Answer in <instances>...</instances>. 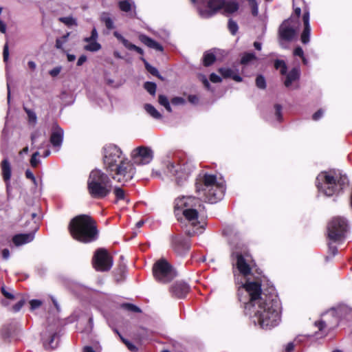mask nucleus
I'll return each instance as SVG.
<instances>
[{
    "label": "nucleus",
    "mask_w": 352,
    "mask_h": 352,
    "mask_svg": "<svg viewBox=\"0 0 352 352\" xmlns=\"http://www.w3.org/2000/svg\"><path fill=\"white\" fill-rule=\"evenodd\" d=\"M89 44L85 46V50L89 52H97L100 50L101 45L96 41L88 42Z\"/></svg>",
    "instance_id": "nucleus-31"
},
{
    "label": "nucleus",
    "mask_w": 352,
    "mask_h": 352,
    "mask_svg": "<svg viewBox=\"0 0 352 352\" xmlns=\"http://www.w3.org/2000/svg\"><path fill=\"white\" fill-rule=\"evenodd\" d=\"M131 157L135 164H147L153 160V152L149 147L142 146L134 148Z\"/></svg>",
    "instance_id": "nucleus-13"
},
{
    "label": "nucleus",
    "mask_w": 352,
    "mask_h": 352,
    "mask_svg": "<svg viewBox=\"0 0 352 352\" xmlns=\"http://www.w3.org/2000/svg\"><path fill=\"white\" fill-rule=\"evenodd\" d=\"M69 33H67L65 35L56 40V47L57 49L62 50L64 44L67 41Z\"/></svg>",
    "instance_id": "nucleus-35"
},
{
    "label": "nucleus",
    "mask_w": 352,
    "mask_h": 352,
    "mask_svg": "<svg viewBox=\"0 0 352 352\" xmlns=\"http://www.w3.org/2000/svg\"><path fill=\"white\" fill-rule=\"evenodd\" d=\"M139 38L142 43L148 46L150 48L155 49L157 51L162 52L163 47L157 42L151 38L150 37L141 34Z\"/></svg>",
    "instance_id": "nucleus-22"
},
{
    "label": "nucleus",
    "mask_w": 352,
    "mask_h": 352,
    "mask_svg": "<svg viewBox=\"0 0 352 352\" xmlns=\"http://www.w3.org/2000/svg\"><path fill=\"white\" fill-rule=\"evenodd\" d=\"M171 245L175 252L179 256L184 255L190 248L189 241L181 236H174L172 239Z\"/></svg>",
    "instance_id": "nucleus-14"
},
{
    "label": "nucleus",
    "mask_w": 352,
    "mask_h": 352,
    "mask_svg": "<svg viewBox=\"0 0 352 352\" xmlns=\"http://www.w3.org/2000/svg\"><path fill=\"white\" fill-rule=\"evenodd\" d=\"M208 8V9L199 10V15L202 18H210L219 10H223L225 14L234 13L238 10L239 5L234 1L209 0Z\"/></svg>",
    "instance_id": "nucleus-8"
},
{
    "label": "nucleus",
    "mask_w": 352,
    "mask_h": 352,
    "mask_svg": "<svg viewBox=\"0 0 352 352\" xmlns=\"http://www.w3.org/2000/svg\"><path fill=\"white\" fill-rule=\"evenodd\" d=\"M25 111L27 113L29 118V121L30 122L36 123V116L35 113L30 109L25 108Z\"/></svg>",
    "instance_id": "nucleus-46"
},
{
    "label": "nucleus",
    "mask_w": 352,
    "mask_h": 352,
    "mask_svg": "<svg viewBox=\"0 0 352 352\" xmlns=\"http://www.w3.org/2000/svg\"><path fill=\"white\" fill-rule=\"evenodd\" d=\"M236 257L234 270L235 283L239 285V300L245 304V314L252 322L262 329H271L280 321V303L276 296L267 295L261 291L260 280L252 278L248 261L239 253H233Z\"/></svg>",
    "instance_id": "nucleus-1"
},
{
    "label": "nucleus",
    "mask_w": 352,
    "mask_h": 352,
    "mask_svg": "<svg viewBox=\"0 0 352 352\" xmlns=\"http://www.w3.org/2000/svg\"><path fill=\"white\" fill-rule=\"evenodd\" d=\"M348 230L346 220L340 217L333 218L327 226L328 237L330 241L340 242L345 237Z\"/></svg>",
    "instance_id": "nucleus-9"
},
{
    "label": "nucleus",
    "mask_w": 352,
    "mask_h": 352,
    "mask_svg": "<svg viewBox=\"0 0 352 352\" xmlns=\"http://www.w3.org/2000/svg\"><path fill=\"white\" fill-rule=\"evenodd\" d=\"M274 108H275V111H276L275 116L276 117L277 120L280 122L282 120V114H281L282 107L280 104H276L274 106Z\"/></svg>",
    "instance_id": "nucleus-49"
},
{
    "label": "nucleus",
    "mask_w": 352,
    "mask_h": 352,
    "mask_svg": "<svg viewBox=\"0 0 352 352\" xmlns=\"http://www.w3.org/2000/svg\"><path fill=\"white\" fill-rule=\"evenodd\" d=\"M87 60V57L84 55L79 57L78 61H77V65L80 66L82 65L85 61Z\"/></svg>",
    "instance_id": "nucleus-64"
},
{
    "label": "nucleus",
    "mask_w": 352,
    "mask_h": 352,
    "mask_svg": "<svg viewBox=\"0 0 352 352\" xmlns=\"http://www.w3.org/2000/svg\"><path fill=\"white\" fill-rule=\"evenodd\" d=\"M25 176L27 178L31 179L35 186H37L36 179L32 171H30V170H27L25 172Z\"/></svg>",
    "instance_id": "nucleus-53"
},
{
    "label": "nucleus",
    "mask_w": 352,
    "mask_h": 352,
    "mask_svg": "<svg viewBox=\"0 0 352 352\" xmlns=\"http://www.w3.org/2000/svg\"><path fill=\"white\" fill-rule=\"evenodd\" d=\"M122 307L124 308H125L126 309L133 311V312H136V313L141 312L140 309L138 307H137L133 304H130V303L123 304Z\"/></svg>",
    "instance_id": "nucleus-43"
},
{
    "label": "nucleus",
    "mask_w": 352,
    "mask_h": 352,
    "mask_svg": "<svg viewBox=\"0 0 352 352\" xmlns=\"http://www.w3.org/2000/svg\"><path fill=\"white\" fill-rule=\"evenodd\" d=\"M228 26V29L232 34L234 35L237 32L238 28H239L238 25L233 20H232V19L229 20Z\"/></svg>",
    "instance_id": "nucleus-39"
},
{
    "label": "nucleus",
    "mask_w": 352,
    "mask_h": 352,
    "mask_svg": "<svg viewBox=\"0 0 352 352\" xmlns=\"http://www.w3.org/2000/svg\"><path fill=\"white\" fill-rule=\"evenodd\" d=\"M248 1L252 8V14L254 16H257L258 13V8L256 0H249Z\"/></svg>",
    "instance_id": "nucleus-45"
},
{
    "label": "nucleus",
    "mask_w": 352,
    "mask_h": 352,
    "mask_svg": "<svg viewBox=\"0 0 352 352\" xmlns=\"http://www.w3.org/2000/svg\"><path fill=\"white\" fill-rule=\"evenodd\" d=\"M190 290L189 286L184 282H177L170 288V292L177 298H184Z\"/></svg>",
    "instance_id": "nucleus-16"
},
{
    "label": "nucleus",
    "mask_w": 352,
    "mask_h": 352,
    "mask_svg": "<svg viewBox=\"0 0 352 352\" xmlns=\"http://www.w3.org/2000/svg\"><path fill=\"white\" fill-rule=\"evenodd\" d=\"M153 273L155 278L163 283L170 282L177 275L175 270L164 258H161L155 262L153 267Z\"/></svg>",
    "instance_id": "nucleus-10"
},
{
    "label": "nucleus",
    "mask_w": 352,
    "mask_h": 352,
    "mask_svg": "<svg viewBox=\"0 0 352 352\" xmlns=\"http://www.w3.org/2000/svg\"><path fill=\"white\" fill-rule=\"evenodd\" d=\"M3 60L6 62L8 60L9 58V50H8V45L6 43L3 47Z\"/></svg>",
    "instance_id": "nucleus-54"
},
{
    "label": "nucleus",
    "mask_w": 352,
    "mask_h": 352,
    "mask_svg": "<svg viewBox=\"0 0 352 352\" xmlns=\"http://www.w3.org/2000/svg\"><path fill=\"white\" fill-rule=\"evenodd\" d=\"M299 22L296 19H288L283 22L279 28V36L281 39L292 41L296 35Z\"/></svg>",
    "instance_id": "nucleus-12"
},
{
    "label": "nucleus",
    "mask_w": 352,
    "mask_h": 352,
    "mask_svg": "<svg viewBox=\"0 0 352 352\" xmlns=\"http://www.w3.org/2000/svg\"><path fill=\"white\" fill-rule=\"evenodd\" d=\"M139 38L142 43L148 46L150 48L155 49L157 51L162 52L163 47L157 42L151 38L150 37L141 34Z\"/></svg>",
    "instance_id": "nucleus-20"
},
{
    "label": "nucleus",
    "mask_w": 352,
    "mask_h": 352,
    "mask_svg": "<svg viewBox=\"0 0 352 352\" xmlns=\"http://www.w3.org/2000/svg\"><path fill=\"white\" fill-rule=\"evenodd\" d=\"M100 21L104 23L108 30H113L115 28L114 22L109 13L102 12L100 15Z\"/></svg>",
    "instance_id": "nucleus-25"
},
{
    "label": "nucleus",
    "mask_w": 352,
    "mask_h": 352,
    "mask_svg": "<svg viewBox=\"0 0 352 352\" xmlns=\"http://www.w3.org/2000/svg\"><path fill=\"white\" fill-rule=\"evenodd\" d=\"M333 241H331L329 243V253L331 255V256H334L338 252L337 247L333 245Z\"/></svg>",
    "instance_id": "nucleus-48"
},
{
    "label": "nucleus",
    "mask_w": 352,
    "mask_h": 352,
    "mask_svg": "<svg viewBox=\"0 0 352 352\" xmlns=\"http://www.w3.org/2000/svg\"><path fill=\"white\" fill-rule=\"evenodd\" d=\"M42 135V133L39 130H36L31 135L32 144H34L36 140Z\"/></svg>",
    "instance_id": "nucleus-50"
},
{
    "label": "nucleus",
    "mask_w": 352,
    "mask_h": 352,
    "mask_svg": "<svg viewBox=\"0 0 352 352\" xmlns=\"http://www.w3.org/2000/svg\"><path fill=\"white\" fill-rule=\"evenodd\" d=\"M225 189L223 182L218 181L215 175H199L196 182V192L199 197L182 196L175 199V211H182L186 219L194 228L192 231H186L188 235L193 236L202 232L203 226L197 227L198 208L201 206L200 200L210 204L217 203L223 198Z\"/></svg>",
    "instance_id": "nucleus-2"
},
{
    "label": "nucleus",
    "mask_w": 352,
    "mask_h": 352,
    "mask_svg": "<svg viewBox=\"0 0 352 352\" xmlns=\"http://www.w3.org/2000/svg\"><path fill=\"white\" fill-rule=\"evenodd\" d=\"M69 230L72 237L82 243L94 241L98 236L95 221L86 214L74 217L70 221Z\"/></svg>",
    "instance_id": "nucleus-4"
},
{
    "label": "nucleus",
    "mask_w": 352,
    "mask_h": 352,
    "mask_svg": "<svg viewBox=\"0 0 352 352\" xmlns=\"http://www.w3.org/2000/svg\"><path fill=\"white\" fill-rule=\"evenodd\" d=\"M116 333L119 335L120 339L122 340V341L126 345V346L128 347V349L131 351H136L137 348L135 345H133L132 343H131L130 342H129L128 340H126V339H124L119 333L118 331H116Z\"/></svg>",
    "instance_id": "nucleus-44"
},
{
    "label": "nucleus",
    "mask_w": 352,
    "mask_h": 352,
    "mask_svg": "<svg viewBox=\"0 0 352 352\" xmlns=\"http://www.w3.org/2000/svg\"><path fill=\"white\" fill-rule=\"evenodd\" d=\"M315 324L320 330H322L326 327V323L324 321L316 322Z\"/></svg>",
    "instance_id": "nucleus-63"
},
{
    "label": "nucleus",
    "mask_w": 352,
    "mask_h": 352,
    "mask_svg": "<svg viewBox=\"0 0 352 352\" xmlns=\"http://www.w3.org/2000/svg\"><path fill=\"white\" fill-rule=\"evenodd\" d=\"M274 67L276 69H279L281 74L287 73V66L285 63L281 60H276L274 63Z\"/></svg>",
    "instance_id": "nucleus-34"
},
{
    "label": "nucleus",
    "mask_w": 352,
    "mask_h": 352,
    "mask_svg": "<svg viewBox=\"0 0 352 352\" xmlns=\"http://www.w3.org/2000/svg\"><path fill=\"white\" fill-rule=\"evenodd\" d=\"M103 164L112 179L120 183H126L135 175L133 164L126 158L119 147L114 144L106 145L103 148Z\"/></svg>",
    "instance_id": "nucleus-3"
},
{
    "label": "nucleus",
    "mask_w": 352,
    "mask_h": 352,
    "mask_svg": "<svg viewBox=\"0 0 352 352\" xmlns=\"http://www.w3.org/2000/svg\"><path fill=\"white\" fill-rule=\"evenodd\" d=\"M349 183L346 175L341 174L331 175L327 172H322L316 177V186L319 191L330 197L341 191Z\"/></svg>",
    "instance_id": "nucleus-6"
},
{
    "label": "nucleus",
    "mask_w": 352,
    "mask_h": 352,
    "mask_svg": "<svg viewBox=\"0 0 352 352\" xmlns=\"http://www.w3.org/2000/svg\"><path fill=\"white\" fill-rule=\"evenodd\" d=\"M195 170V166L190 162H181L178 164L168 162L166 172L170 177H174L176 183L182 185L187 181Z\"/></svg>",
    "instance_id": "nucleus-7"
},
{
    "label": "nucleus",
    "mask_w": 352,
    "mask_h": 352,
    "mask_svg": "<svg viewBox=\"0 0 352 352\" xmlns=\"http://www.w3.org/2000/svg\"><path fill=\"white\" fill-rule=\"evenodd\" d=\"M144 89L151 95L154 96L156 92V84L151 82H146L144 85Z\"/></svg>",
    "instance_id": "nucleus-36"
},
{
    "label": "nucleus",
    "mask_w": 352,
    "mask_h": 352,
    "mask_svg": "<svg viewBox=\"0 0 352 352\" xmlns=\"http://www.w3.org/2000/svg\"><path fill=\"white\" fill-rule=\"evenodd\" d=\"M98 38V32L96 29L94 28L91 31V34L89 37L85 38L84 40L85 42H91L96 41Z\"/></svg>",
    "instance_id": "nucleus-47"
},
{
    "label": "nucleus",
    "mask_w": 352,
    "mask_h": 352,
    "mask_svg": "<svg viewBox=\"0 0 352 352\" xmlns=\"http://www.w3.org/2000/svg\"><path fill=\"white\" fill-rule=\"evenodd\" d=\"M58 20L68 27H70L72 25L76 26L78 25L76 19L70 16H65V17H60L58 19Z\"/></svg>",
    "instance_id": "nucleus-30"
},
{
    "label": "nucleus",
    "mask_w": 352,
    "mask_h": 352,
    "mask_svg": "<svg viewBox=\"0 0 352 352\" xmlns=\"http://www.w3.org/2000/svg\"><path fill=\"white\" fill-rule=\"evenodd\" d=\"M142 60L144 61L145 67L149 73H151L153 76L160 77V75L155 67L149 65L144 58H142Z\"/></svg>",
    "instance_id": "nucleus-37"
},
{
    "label": "nucleus",
    "mask_w": 352,
    "mask_h": 352,
    "mask_svg": "<svg viewBox=\"0 0 352 352\" xmlns=\"http://www.w3.org/2000/svg\"><path fill=\"white\" fill-rule=\"evenodd\" d=\"M256 56L254 53H244L241 56V63L242 65H248L253 60H256Z\"/></svg>",
    "instance_id": "nucleus-28"
},
{
    "label": "nucleus",
    "mask_w": 352,
    "mask_h": 352,
    "mask_svg": "<svg viewBox=\"0 0 352 352\" xmlns=\"http://www.w3.org/2000/svg\"><path fill=\"white\" fill-rule=\"evenodd\" d=\"M114 36L120 41L123 45L129 50H134L140 54H143V50L134 44L131 43L127 39L122 36L118 32H113Z\"/></svg>",
    "instance_id": "nucleus-19"
},
{
    "label": "nucleus",
    "mask_w": 352,
    "mask_h": 352,
    "mask_svg": "<svg viewBox=\"0 0 352 352\" xmlns=\"http://www.w3.org/2000/svg\"><path fill=\"white\" fill-rule=\"evenodd\" d=\"M300 77V69L298 68H293L286 76V78L284 81V85L286 87L289 88L291 87L292 83Z\"/></svg>",
    "instance_id": "nucleus-23"
},
{
    "label": "nucleus",
    "mask_w": 352,
    "mask_h": 352,
    "mask_svg": "<svg viewBox=\"0 0 352 352\" xmlns=\"http://www.w3.org/2000/svg\"><path fill=\"white\" fill-rule=\"evenodd\" d=\"M294 7V12H295V14H296V16H292L290 17L289 19H296L298 20V21L299 22V16L301 14V9H300V7L299 6H293Z\"/></svg>",
    "instance_id": "nucleus-55"
},
{
    "label": "nucleus",
    "mask_w": 352,
    "mask_h": 352,
    "mask_svg": "<svg viewBox=\"0 0 352 352\" xmlns=\"http://www.w3.org/2000/svg\"><path fill=\"white\" fill-rule=\"evenodd\" d=\"M64 131L60 126L54 123L52 126V133L50 135V142L54 147L60 148L63 141Z\"/></svg>",
    "instance_id": "nucleus-15"
},
{
    "label": "nucleus",
    "mask_w": 352,
    "mask_h": 352,
    "mask_svg": "<svg viewBox=\"0 0 352 352\" xmlns=\"http://www.w3.org/2000/svg\"><path fill=\"white\" fill-rule=\"evenodd\" d=\"M23 305H24V301L20 300L16 305H14L13 306L12 309L15 312L19 311L21 309V307L23 306Z\"/></svg>",
    "instance_id": "nucleus-59"
},
{
    "label": "nucleus",
    "mask_w": 352,
    "mask_h": 352,
    "mask_svg": "<svg viewBox=\"0 0 352 352\" xmlns=\"http://www.w3.org/2000/svg\"><path fill=\"white\" fill-rule=\"evenodd\" d=\"M171 102L174 105H180L185 104V100L182 97H175L171 100Z\"/></svg>",
    "instance_id": "nucleus-52"
},
{
    "label": "nucleus",
    "mask_w": 352,
    "mask_h": 352,
    "mask_svg": "<svg viewBox=\"0 0 352 352\" xmlns=\"http://www.w3.org/2000/svg\"><path fill=\"white\" fill-rule=\"evenodd\" d=\"M144 109L151 116L155 119H160L162 118L161 113L150 104H146Z\"/></svg>",
    "instance_id": "nucleus-27"
},
{
    "label": "nucleus",
    "mask_w": 352,
    "mask_h": 352,
    "mask_svg": "<svg viewBox=\"0 0 352 352\" xmlns=\"http://www.w3.org/2000/svg\"><path fill=\"white\" fill-rule=\"evenodd\" d=\"M158 102L161 105L164 106L168 112L172 111L168 99L166 96L164 95H160L158 97Z\"/></svg>",
    "instance_id": "nucleus-32"
},
{
    "label": "nucleus",
    "mask_w": 352,
    "mask_h": 352,
    "mask_svg": "<svg viewBox=\"0 0 352 352\" xmlns=\"http://www.w3.org/2000/svg\"><path fill=\"white\" fill-rule=\"evenodd\" d=\"M34 239V232L26 234H18L12 237V242L16 246H20L32 241Z\"/></svg>",
    "instance_id": "nucleus-17"
},
{
    "label": "nucleus",
    "mask_w": 352,
    "mask_h": 352,
    "mask_svg": "<svg viewBox=\"0 0 352 352\" xmlns=\"http://www.w3.org/2000/svg\"><path fill=\"white\" fill-rule=\"evenodd\" d=\"M40 153L38 151H36L35 152L31 159H30V164L32 167H36L39 163H40V160L38 158V157L39 156Z\"/></svg>",
    "instance_id": "nucleus-40"
},
{
    "label": "nucleus",
    "mask_w": 352,
    "mask_h": 352,
    "mask_svg": "<svg viewBox=\"0 0 352 352\" xmlns=\"http://www.w3.org/2000/svg\"><path fill=\"white\" fill-rule=\"evenodd\" d=\"M113 193L115 194L118 200L125 199V194L122 188L120 187H116L114 188Z\"/></svg>",
    "instance_id": "nucleus-38"
},
{
    "label": "nucleus",
    "mask_w": 352,
    "mask_h": 352,
    "mask_svg": "<svg viewBox=\"0 0 352 352\" xmlns=\"http://www.w3.org/2000/svg\"><path fill=\"white\" fill-rule=\"evenodd\" d=\"M139 38L142 43L148 46L150 48L155 49L157 51L162 52L163 47L157 42L151 38L150 37L141 34Z\"/></svg>",
    "instance_id": "nucleus-21"
},
{
    "label": "nucleus",
    "mask_w": 352,
    "mask_h": 352,
    "mask_svg": "<svg viewBox=\"0 0 352 352\" xmlns=\"http://www.w3.org/2000/svg\"><path fill=\"white\" fill-rule=\"evenodd\" d=\"M210 80L211 82L217 83L220 82L221 81V78L219 76L217 75L216 74L212 73L210 76Z\"/></svg>",
    "instance_id": "nucleus-56"
},
{
    "label": "nucleus",
    "mask_w": 352,
    "mask_h": 352,
    "mask_svg": "<svg viewBox=\"0 0 352 352\" xmlns=\"http://www.w3.org/2000/svg\"><path fill=\"white\" fill-rule=\"evenodd\" d=\"M93 264L97 271H109L113 265V258L106 250L99 249L94 254Z\"/></svg>",
    "instance_id": "nucleus-11"
},
{
    "label": "nucleus",
    "mask_w": 352,
    "mask_h": 352,
    "mask_svg": "<svg viewBox=\"0 0 352 352\" xmlns=\"http://www.w3.org/2000/svg\"><path fill=\"white\" fill-rule=\"evenodd\" d=\"M294 54L295 56H298L302 57L304 52H303L302 49L300 47H298L294 50Z\"/></svg>",
    "instance_id": "nucleus-61"
},
{
    "label": "nucleus",
    "mask_w": 352,
    "mask_h": 352,
    "mask_svg": "<svg viewBox=\"0 0 352 352\" xmlns=\"http://www.w3.org/2000/svg\"><path fill=\"white\" fill-rule=\"evenodd\" d=\"M119 8L122 11L129 12L135 8V5L132 0H124L119 2Z\"/></svg>",
    "instance_id": "nucleus-26"
},
{
    "label": "nucleus",
    "mask_w": 352,
    "mask_h": 352,
    "mask_svg": "<svg viewBox=\"0 0 352 352\" xmlns=\"http://www.w3.org/2000/svg\"><path fill=\"white\" fill-rule=\"evenodd\" d=\"M87 190L92 198H104L111 192V181L106 173L96 168L91 171L88 177Z\"/></svg>",
    "instance_id": "nucleus-5"
},
{
    "label": "nucleus",
    "mask_w": 352,
    "mask_h": 352,
    "mask_svg": "<svg viewBox=\"0 0 352 352\" xmlns=\"http://www.w3.org/2000/svg\"><path fill=\"white\" fill-rule=\"evenodd\" d=\"M32 309H35L41 306V302L39 300H32L30 302Z\"/></svg>",
    "instance_id": "nucleus-57"
},
{
    "label": "nucleus",
    "mask_w": 352,
    "mask_h": 352,
    "mask_svg": "<svg viewBox=\"0 0 352 352\" xmlns=\"http://www.w3.org/2000/svg\"><path fill=\"white\" fill-rule=\"evenodd\" d=\"M200 79L202 81L203 84L204 85V86L207 88V89H209L210 88V83L207 79V78L205 76H200Z\"/></svg>",
    "instance_id": "nucleus-62"
},
{
    "label": "nucleus",
    "mask_w": 352,
    "mask_h": 352,
    "mask_svg": "<svg viewBox=\"0 0 352 352\" xmlns=\"http://www.w3.org/2000/svg\"><path fill=\"white\" fill-rule=\"evenodd\" d=\"M56 337V332H45L42 334L43 345L46 349H54L57 346V342H54Z\"/></svg>",
    "instance_id": "nucleus-18"
},
{
    "label": "nucleus",
    "mask_w": 352,
    "mask_h": 352,
    "mask_svg": "<svg viewBox=\"0 0 352 352\" xmlns=\"http://www.w3.org/2000/svg\"><path fill=\"white\" fill-rule=\"evenodd\" d=\"M215 59L216 58L214 54L206 52L203 57L204 65L206 67L210 66L214 62Z\"/></svg>",
    "instance_id": "nucleus-29"
},
{
    "label": "nucleus",
    "mask_w": 352,
    "mask_h": 352,
    "mask_svg": "<svg viewBox=\"0 0 352 352\" xmlns=\"http://www.w3.org/2000/svg\"><path fill=\"white\" fill-rule=\"evenodd\" d=\"M219 72L224 78H232L233 75L232 70L229 68L222 67L219 69Z\"/></svg>",
    "instance_id": "nucleus-42"
},
{
    "label": "nucleus",
    "mask_w": 352,
    "mask_h": 352,
    "mask_svg": "<svg viewBox=\"0 0 352 352\" xmlns=\"http://www.w3.org/2000/svg\"><path fill=\"white\" fill-rule=\"evenodd\" d=\"M256 85L259 89H265L266 87L265 80L263 76L259 75L257 76Z\"/></svg>",
    "instance_id": "nucleus-41"
},
{
    "label": "nucleus",
    "mask_w": 352,
    "mask_h": 352,
    "mask_svg": "<svg viewBox=\"0 0 352 352\" xmlns=\"http://www.w3.org/2000/svg\"><path fill=\"white\" fill-rule=\"evenodd\" d=\"M311 34V27H305L304 30L301 34V41L304 44H307L309 42Z\"/></svg>",
    "instance_id": "nucleus-33"
},
{
    "label": "nucleus",
    "mask_w": 352,
    "mask_h": 352,
    "mask_svg": "<svg viewBox=\"0 0 352 352\" xmlns=\"http://www.w3.org/2000/svg\"><path fill=\"white\" fill-rule=\"evenodd\" d=\"M1 170L3 179L9 181L11 177V166L8 159H4L1 162Z\"/></svg>",
    "instance_id": "nucleus-24"
},
{
    "label": "nucleus",
    "mask_w": 352,
    "mask_h": 352,
    "mask_svg": "<svg viewBox=\"0 0 352 352\" xmlns=\"http://www.w3.org/2000/svg\"><path fill=\"white\" fill-rule=\"evenodd\" d=\"M61 70H62V67L58 66V67H56L53 68L52 69H51L49 72V74H50L51 76L56 77L60 73Z\"/></svg>",
    "instance_id": "nucleus-51"
},
{
    "label": "nucleus",
    "mask_w": 352,
    "mask_h": 352,
    "mask_svg": "<svg viewBox=\"0 0 352 352\" xmlns=\"http://www.w3.org/2000/svg\"><path fill=\"white\" fill-rule=\"evenodd\" d=\"M303 22L305 27H310L309 25V12H306L303 14Z\"/></svg>",
    "instance_id": "nucleus-58"
},
{
    "label": "nucleus",
    "mask_w": 352,
    "mask_h": 352,
    "mask_svg": "<svg viewBox=\"0 0 352 352\" xmlns=\"http://www.w3.org/2000/svg\"><path fill=\"white\" fill-rule=\"evenodd\" d=\"M323 111L322 110H318L316 111L312 116V118L314 120H318L323 115Z\"/></svg>",
    "instance_id": "nucleus-60"
}]
</instances>
